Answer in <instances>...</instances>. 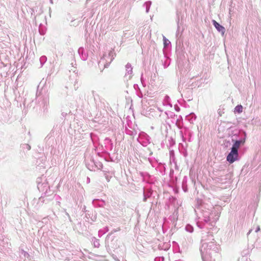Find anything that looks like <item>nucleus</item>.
Segmentation results:
<instances>
[{
  "label": "nucleus",
  "mask_w": 261,
  "mask_h": 261,
  "mask_svg": "<svg viewBox=\"0 0 261 261\" xmlns=\"http://www.w3.org/2000/svg\"><path fill=\"white\" fill-rule=\"evenodd\" d=\"M240 141H236L231 148L230 152L227 155V160L230 163H232L237 160L238 157V150L240 147Z\"/></svg>",
  "instance_id": "f257e3e1"
},
{
  "label": "nucleus",
  "mask_w": 261,
  "mask_h": 261,
  "mask_svg": "<svg viewBox=\"0 0 261 261\" xmlns=\"http://www.w3.org/2000/svg\"><path fill=\"white\" fill-rule=\"evenodd\" d=\"M213 23L219 32H221L223 34H224L225 32V29L223 26L221 25L215 20H213Z\"/></svg>",
  "instance_id": "f03ea898"
},
{
  "label": "nucleus",
  "mask_w": 261,
  "mask_h": 261,
  "mask_svg": "<svg viewBox=\"0 0 261 261\" xmlns=\"http://www.w3.org/2000/svg\"><path fill=\"white\" fill-rule=\"evenodd\" d=\"M243 111V107L241 105H238L235 108V111L240 113Z\"/></svg>",
  "instance_id": "7ed1b4c3"
},
{
  "label": "nucleus",
  "mask_w": 261,
  "mask_h": 261,
  "mask_svg": "<svg viewBox=\"0 0 261 261\" xmlns=\"http://www.w3.org/2000/svg\"><path fill=\"white\" fill-rule=\"evenodd\" d=\"M168 42L169 41L166 38H164V45L165 46H167L168 44Z\"/></svg>",
  "instance_id": "20e7f679"
},
{
  "label": "nucleus",
  "mask_w": 261,
  "mask_h": 261,
  "mask_svg": "<svg viewBox=\"0 0 261 261\" xmlns=\"http://www.w3.org/2000/svg\"><path fill=\"white\" fill-rule=\"evenodd\" d=\"M27 146H28V149L29 150L30 149H31V146L30 145H27Z\"/></svg>",
  "instance_id": "39448f33"
}]
</instances>
